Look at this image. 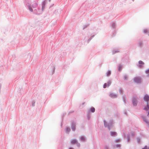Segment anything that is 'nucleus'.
I'll list each match as a JSON object with an SVG mask.
<instances>
[{"instance_id":"f257e3e1","label":"nucleus","mask_w":149,"mask_h":149,"mask_svg":"<svg viewBox=\"0 0 149 149\" xmlns=\"http://www.w3.org/2000/svg\"><path fill=\"white\" fill-rule=\"evenodd\" d=\"M134 79L135 82L137 83H140L141 81V78L139 77H136Z\"/></svg>"},{"instance_id":"f03ea898","label":"nucleus","mask_w":149,"mask_h":149,"mask_svg":"<svg viewBox=\"0 0 149 149\" xmlns=\"http://www.w3.org/2000/svg\"><path fill=\"white\" fill-rule=\"evenodd\" d=\"M143 99L145 101L148 102L149 101V96L147 95H146L144 96Z\"/></svg>"},{"instance_id":"7ed1b4c3","label":"nucleus","mask_w":149,"mask_h":149,"mask_svg":"<svg viewBox=\"0 0 149 149\" xmlns=\"http://www.w3.org/2000/svg\"><path fill=\"white\" fill-rule=\"evenodd\" d=\"M71 143L72 144H75L77 143V141L76 139H73L71 141Z\"/></svg>"},{"instance_id":"20e7f679","label":"nucleus","mask_w":149,"mask_h":149,"mask_svg":"<svg viewBox=\"0 0 149 149\" xmlns=\"http://www.w3.org/2000/svg\"><path fill=\"white\" fill-rule=\"evenodd\" d=\"M110 96L112 98H116L117 97V96L116 95L113 94V93H111L110 95Z\"/></svg>"},{"instance_id":"39448f33","label":"nucleus","mask_w":149,"mask_h":149,"mask_svg":"<svg viewBox=\"0 0 149 149\" xmlns=\"http://www.w3.org/2000/svg\"><path fill=\"white\" fill-rule=\"evenodd\" d=\"M139 66L140 67H142V65H141L140 64H142V65H144V63L142 61H140L139 62Z\"/></svg>"},{"instance_id":"423d86ee","label":"nucleus","mask_w":149,"mask_h":149,"mask_svg":"<svg viewBox=\"0 0 149 149\" xmlns=\"http://www.w3.org/2000/svg\"><path fill=\"white\" fill-rule=\"evenodd\" d=\"M132 102L134 105L136 106V101L134 98L133 99Z\"/></svg>"},{"instance_id":"0eeeda50","label":"nucleus","mask_w":149,"mask_h":149,"mask_svg":"<svg viewBox=\"0 0 149 149\" xmlns=\"http://www.w3.org/2000/svg\"><path fill=\"white\" fill-rule=\"evenodd\" d=\"M144 109L145 110H148L149 109V105H148V103H147V107H145Z\"/></svg>"},{"instance_id":"6e6552de","label":"nucleus","mask_w":149,"mask_h":149,"mask_svg":"<svg viewBox=\"0 0 149 149\" xmlns=\"http://www.w3.org/2000/svg\"><path fill=\"white\" fill-rule=\"evenodd\" d=\"M72 130L73 131H74L75 130V125H72Z\"/></svg>"},{"instance_id":"1a4fd4ad","label":"nucleus","mask_w":149,"mask_h":149,"mask_svg":"<svg viewBox=\"0 0 149 149\" xmlns=\"http://www.w3.org/2000/svg\"><path fill=\"white\" fill-rule=\"evenodd\" d=\"M111 74V72L109 71H107V73H106L107 76H109Z\"/></svg>"},{"instance_id":"9d476101","label":"nucleus","mask_w":149,"mask_h":149,"mask_svg":"<svg viewBox=\"0 0 149 149\" xmlns=\"http://www.w3.org/2000/svg\"><path fill=\"white\" fill-rule=\"evenodd\" d=\"M91 111L92 112H94L95 111V109L94 107H92L91 109Z\"/></svg>"},{"instance_id":"9b49d317","label":"nucleus","mask_w":149,"mask_h":149,"mask_svg":"<svg viewBox=\"0 0 149 149\" xmlns=\"http://www.w3.org/2000/svg\"><path fill=\"white\" fill-rule=\"evenodd\" d=\"M80 139L82 141H84L85 140V138L83 136H81V137Z\"/></svg>"},{"instance_id":"f8f14e48","label":"nucleus","mask_w":149,"mask_h":149,"mask_svg":"<svg viewBox=\"0 0 149 149\" xmlns=\"http://www.w3.org/2000/svg\"><path fill=\"white\" fill-rule=\"evenodd\" d=\"M111 134L112 136H114L116 135V133L115 132H111Z\"/></svg>"},{"instance_id":"ddd939ff","label":"nucleus","mask_w":149,"mask_h":149,"mask_svg":"<svg viewBox=\"0 0 149 149\" xmlns=\"http://www.w3.org/2000/svg\"><path fill=\"white\" fill-rule=\"evenodd\" d=\"M66 132H69L70 131V129L69 128H67L66 129Z\"/></svg>"},{"instance_id":"4468645a","label":"nucleus","mask_w":149,"mask_h":149,"mask_svg":"<svg viewBox=\"0 0 149 149\" xmlns=\"http://www.w3.org/2000/svg\"><path fill=\"white\" fill-rule=\"evenodd\" d=\"M122 67V66L121 65H119L118 68V70L119 71L121 70V69Z\"/></svg>"},{"instance_id":"2eb2a0df","label":"nucleus","mask_w":149,"mask_h":149,"mask_svg":"<svg viewBox=\"0 0 149 149\" xmlns=\"http://www.w3.org/2000/svg\"><path fill=\"white\" fill-rule=\"evenodd\" d=\"M29 10L31 12L33 11V9L30 6H29Z\"/></svg>"},{"instance_id":"dca6fc26","label":"nucleus","mask_w":149,"mask_h":149,"mask_svg":"<svg viewBox=\"0 0 149 149\" xmlns=\"http://www.w3.org/2000/svg\"><path fill=\"white\" fill-rule=\"evenodd\" d=\"M111 81H108V82H107L108 86H109L111 85Z\"/></svg>"},{"instance_id":"f3484780","label":"nucleus","mask_w":149,"mask_h":149,"mask_svg":"<svg viewBox=\"0 0 149 149\" xmlns=\"http://www.w3.org/2000/svg\"><path fill=\"white\" fill-rule=\"evenodd\" d=\"M146 72V74H149V69L147 70Z\"/></svg>"},{"instance_id":"a211bd4d","label":"nucleus","mask_w":149,"mask_h":149,"mask_svg":"<svg viewBox=\"0 0 149 149\" xmlns=\"http://www.w3.org/2000/svg\"><path fill=\"white\" fill-rule=\"evenodd\" d=\"M107 83H105L103 87L104 88H106L107 86Z\"/></svg>"},{"instance_id":"6ab92c4d","label":"nucleus","mask_w":149,"mask_h":149,"mask_svg":"<svg viewBox=\"0 0 149 149\" xmlns=\"http://www.w3.org/2000/svg\"><path fill=\"white\" fill-rule=\"evenodd\" d=\"M127 75H125L124 76V79H127Z\"/></svg>"},{"instance_id":"aec40b11","label":"nucleus","mask_w":149,"mask_h":149,"mask_svg":"<svg viewBox=\"0 0 149 149\" xmlns=\"http://www.w3.org/2000/svg\"><path fill=\"white\" fill-rule=\"evenodd\" d=\"M147 32V30L146 29H145L143 31V32L145 33H146Z\"/></svg>"},{"instance_id":"412c9836","label":"nucleus","mask_w":149,"mask_h":149,"mask_svg":"<svg viewBox=\"0 0 149 149\" xmlns=\"http://www.w3.org/2000/svg\"><path fill=\"white\" fill-rule=\"evenodd\" d=\"M116 147H120V145L119 144H117L116 145Z\"/></svg>"},{"instance_id":"4be33fe9","label":"nucleus","mask_w":149,"mask_h":149,"mask_svg":"<svg viewBox=\"0 0 149 149\" xmlns=\"http://www.w3.org/2000/svg\"><path fill=\"white\" fill-rule=\"evenodd\" d=\"M147 146H145L144 148H143L142 149H147Z\"/></svg>"},{"instance_id":"5701e85b","label":"nucleus","mask_w":149,"mask_h":149,"mask_svg":"<svg viewBox=\"0 0 149 149\" xmlns=\"http://www.w3.org/2000/svg\"><path fill=\"white\" fill-rule=\"evenodd\" d=\"M104 126H106V125L107 124V123L105 121H104Z\"/></svg>"},{"instance_id":"b1692460","label":"nucleus","mask_w":149,"mask_h":149,"mask_svg":"<svg viewBox=\"0 0 149 149\" xmlns=\"http://www.w3.org/2000/svg\"><path fill=\"white\" fill-rule=\"evenodd\" d=\"M120 141V140L119 139H118L116 141V142H119Z\"/></svg>"},{"instance_id":"393cba45","label":"nucleus","mask_w":149,"mask_h":149,"mask_svg":"<svg viewBox=\"0 0 149 149\" xmlns=\"http://www.w3.org/2000/svg\"><path fill=\"white\" fill-rule=\"evenodd\" d=\"M69 149H74L72 147H70L69 148Z\"/></svg>"},{"instance_id":"a878e982","label":"nucleus","mask_w":149,"mask_h":149,"mask_svg":"<svg viewBox=\"0 0 149 149\" xmlns=\"http://www.w3.org/2000/svg\"><path fill=\"white\" fill-rule=\"evenodd\" d=\"M120 93H121L122 92V91H121V90H120Z\"/></svg>"},{"instance_id":"bb28decb","label":"nucleus","mask_w":149,"mask_h":149,"mask_svg":"<svg viewBox=\"0 0 149 149\" xmlns=\"http://www.w3.org/2000/svg\"><path fill=\"white\" fill-rule=\"evenodd\" d=\"M148 116H149V112L148 113Z\"/></svg>"},{"instance_id":"cd10ccee","label":"nucleus","mask_w":149,"mask_h":149,"mask_svg":"<svg viewBox=\"0 0 149 149\" xmlns=\"http://www.w3.org/2000/svg\"><path fill=\"white\" fill-rule=\"evenodd\" d=\"M144 121L146 122V121H145L144 119Z\"/></svg>"}]
</instances>
